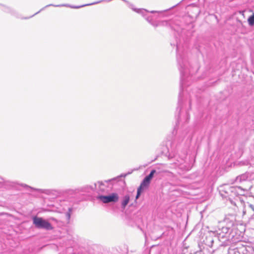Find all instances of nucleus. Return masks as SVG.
Returning a JSON list of instances; mask_svg holds the SVG:
<instances>
[{
    "label": "nucleus",
    "mask_w": 254,
    "mask_h": 254,
    "mask_svg": "<svg viewBox=\"0 0 254 254\" xmlns=\"http://www.w3.org/2000/svg\"><path fill=\"white\" fill-rule=\"evenodd\" d=\"M33 220V224L38 228H44L47 230H52L53 229L49 222L41 217H34Z\"/></svg>",
    "instance_id": "1"
},
{
    "label": "nucleus",
    "mask_w": 254,
    "mask_h": 254,
    "mask_svg": "<svg viewBox=\"0 0 254 254\" xmlns=\"http://www.w3.org/2000/svg\"><path fill=\"white\" fill-rule=\"evenodd\" d=\"M98 198L103 203H107L111 202H117L119 199L118 195L116 193H113L109 195H100Z\"/></svg>",
    "instance_id": "2"
},
{
    "label": "nucleus",
    "mask_w": 254,
    "mask_h": 254,
    "mask_svg": "<svg viewBox=\"0 0 254 254\" xmlns=\"http://www.w3.org/2000/svg\"><path fill=\"white\" fill-rule=\"evenodd\" d=\"M150 183V181L144 178L141 183L140 186L137 189V194L136 196V199H137L140 195L141 193L143 190L147 188Z\"/></svg>",
    "instance_id": "3"
},
{
    "label": "nucleus",
    "mask_w": 254,
    "mask_h": 254,
    "mask_svg": "<svg viewBox=\"0 0 254 254\" xmlns=\"http://www.w3.org/2000/svg\"><path fill=\"white\" fill-rule=\"evenodd\" d=\"M129 201V196L128 195H126L124 197V199H123V201L122 204L123 208H125L126 205L128 203Z\"/></svg>",
    "instance_id": "4"
},
{
    "label": "nucleus",
    "mask_w": 254,
    "mask_h": 254,
    "mask_svg": "<svg viewBox=\"0 0 254 254\" xmlns=\"http://www.w3.org/2000/svg\"><path fill=\"white\" fill-rule=\"evenodd\" d=\"M248 178L247 175L246 174H242L239 176H238L236 178L237 181H239L240 182L242 181H245Z\"/></svg>",
    "instance_id": "5"
},
{
    "label": "nucleus",
    "mask_w": 254,
    "mask_h": 254,
    "mask_svg": "<svg viewBox=\"0 0 254 254\" xmlns=\"http://www.w3.org/2000/svg\"><path fill=\"white\" fill-rule=\"evenodd\" d=\"M248 22L250 26H252L254 25V13L249 17Z\"/></svg>",
    "instance_id": "6"
},
{
    "label": "nucleus",
    "mask_w": 254,
    "mask_h": 254,
    "mask_svg": "<svg viewBox=\"0 0 254 254\" xmlns=\"http://www.w3.org/2000/svg\"><path fill=\"white\" fill-rule=\"evenodd\" d=\"M156 172V171L155 170H152L150 174L148 176H147L146 177H145V179L149 180V181H151V179H152L153 175L154 173Z\"/></svg>",
    "instance_id": "7"
},
{
    "label": "nucleus",
    "mask_w": 254,
    "mask_h": 254,
    "mask_svg": "<svg viewBox=\"0 0 254 254\" xmlns=\"http://www.w3.org/2000/svg\"><path fill=\"white\" fill-rule=\"evenodd\" d=\"M188 14H189L190 16H193V15H197V14H198V11H197V10H196L195 11V12H194V13H192V12H191V11H188Z\"/></svg>",
    "instance_id": "8"
},
{
    "label": "nucleus",
    "mask_w": 254,
    "mask_h": 254,
    "mask_svg": "<svg viewBox=\"0 0 254 254\" xmlns=\"http://www.w3.org/2000/svg\"><path fill=\"white\" fill-rule=\"evenodd\" d=\"M250 207L252 208V209L254 211V206L252 204H250L249 205Z\"/></svg>",
    "instance_id": "9"
},
{
    "label": "nucleus",
    "mask_w": 254,
    "mask_h": 254,
    "mask_svg": "<svg viewBox=\"0 0 254 254\" xmlns=\"http://www.w3.org/2000/svg\"><path fill=\"white\" fill-rule=\"evenodd\" d=\"M67 216H68L69 218L70 217V214L69 213H67Z\"/></svg>",
    "instance_id": "10"
},
{
    "label": "nucleus",
    "mask_w": 254,
    "mask_h": 254,
    "mask_svg": "<svg viewBox=\"0 0 254 254\" xmlns=\"http://www.w3.org/2000/svg\"><path fill=\"white\" fill-rule=\"evenodd\" d=\"M52 219L53 220H56V219L55 218H52Z\"/></svg>",
    "instance_id": "11"
}]
</instances>
